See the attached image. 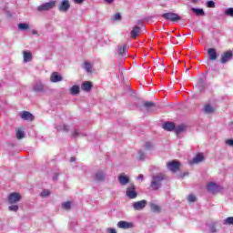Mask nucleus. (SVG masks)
<instances>
[{"mask_svg":"<svg viewBox=\"0 0 233 233\" xmlns=\"http://www.w3.org/2000/svg\"><path fill=\"white\" fill-rule=\"evenodd\" d=\"M167 176L163 173H159L153 177L150 187L153 190H159L161 188V181H165Z\"/></svg>","mask_w":233,"mask_h":233,"instance_id":"obj_1","label":"nucleus"},{"mask_svg":"<svg viewBox=\"0 0 233 233\" xmlns=\"http://www.w3.org/2000/svg\"><path fill=\"white\" fill-rule=\"evenodd\" d=\"M56 6V1H49L39 5L36 10L37 12H48V10H52Z\"/></svg>","mask_w":233,"mask_h":233,"instance_id":"obj_2","label":"nucleus"},{"mask_svg":"<svg viewBox=\"0 0 233 233\" xmlns=\"http://www.w3.org/2000/svg\"><path fill=\"white\" fill-rule=\"evenodd\" d=\"M167 167L170 172L176 173L181 168V163L177 160L169 161L167 163Z\"/></svg>","mask_w":233,"mask_h":233,"instance_id":"obj_3","label":"nucleus"},{"mask_svg":"<svg viewBox=\"0 0 233 233\" xmlns=\"http://www.w3.org/2000/svg\"><path fill=\"white\" fill-rule=\"evenodd\" d=\"M126 196H127L129 199H136V198H137V191H136V186H134V184L127 188Z\"/></svg>","mask_w":233,"mask_h":233,"instance_id":"obj_4","label":"nucleus"},{"mask_svg":"<svg viewBox=\"0 0 233 233\" xmlns=\"http://www.w3.org/2000/svg\"><path fill=\"white\" fill-rule=\"evenodd\" d=\"M162 17H164V19H167V21L172 22L181 21V16L176 13H165L164 15H162Z\"/></svg>","mask_w":233,"mask_h":233,"instance_id":"obj_5","label":"nucleus"},{"mask_svg":"<svg viewBox=\"0 0 233 233\" xmlns=\"http://www.w3.org/2000/svg\"><path fill=\"white\" fill-rule=\"evenodd\" d=\"M8 201L11 205H13L14 203H19V201H21V194L19 193H11L8 196Z\"/></svg>","mask_w":233,"mask_h":233,"instance_id":"obj_6","label":"nucleus"},{"mask_svg":"<svg viewBox=\"0 0 233 233\" xmlns=\"http://www.w3.org/2000/svg\"><path fill=\"white\" fill-rule=\"evenodd\" d=\"M232 56L233 53L231 50L223 53L221 55L220 63H222V65H225V63H228V61L232 59Z\"/></svg>","mask_w":233,"mask_h":233,"instance_id":"obj_7","label":"nucleus"},{"mask_svg":"<svg viewBox=\"0 0 233 233\" xmlns=\"http://www.w3.org/2000/svg\"><path fill=\"white\" fill-rule=\"evenodd\" d=\"M207 188H208V192H212L213 194H216V192H219L221 190V187L218 186V184H216L214 182H209L207 185Z\"/></svg>","mask_w":233,"mask_h":233,"instance_id":"obj_8","label":"nucleus"},{"mask_svg":"<svg viewBox=\"0 0 233 233\" xmlns=\"http://www.w3.org/2000/svg\"><path fill=\"white\" fill-rule=\"evenodd\" d=\"M70 9V2L68 0H64L61 2V4L58 5V10L60 12H68Z\"/></svg>","mask_w":233,"mask_h":233,"instance_id":"obj_9","label":"nucleus"},{"mask_svg":"<svg viewBox=\"0 0 233 233\" xmlns=\"http://www.w3.org/2000/svg\"><path fill=\"white\" fill-rule=\"evenodd\" d=\"M117 227L118 228H124V229L134 228V223L121 220L117 223Z\"/></svg>","mask_w":233,"mask_h":233,"instance_id":"obj_10","label":"nucleus"},{"mask_svg":"<svg viewBox=\"0 0 233 233\" xmlns=\"http://www.w3.org/2000/svg\"><path fill=\"white\" fill-rule=\"evenodd\" d=\"M147 207V200H140L133 203V208L135 210H143Z\"/></svg>","mask_w":233,"mask_h":233,"instance_id":"obj_11","label":"nucleus"},{"mask_svg":"<svg viewBox=\"0 0 233 233\" xmlns=\"http://www.w3.org/2000/svg\"><path fill=\"white\" fill-rule=\"evenodd\" d=\"M33 90L34 92H45V90H46V86H45V85H43V83L41 82H35L34 86H33Z\"/></svg>","mask_w":233,"mask_h":233,"instance_id":"obj_12","label":"nucleus"},{"mask_svg":"<svg viewBox=\"0 0 233 233\" xmlns=\"http://www.w3.org/2000/svg\"><path fill=\"white\" fill-rule=\"evenodd\" d=\"M208 55L209 57V61H216L218 59V52L214 48H208Z\"/></svg>","mask_w":233,"mask_h":233,"instance_id":"obj_13","label":"nucleus"},{"mask_svg":"<svg viewBox=\"0 0 233 233\" xmlns=\"http://www.w3.org/2000/svg\"><path fill=\"white\" fill-rule=\"evenodd\" d=\"M20 117L25 121H34V115L28 111H24L20 114Z\"/></svg>","mask_w":233,"mask_h":233,"instance_id":"obj_14","label":"nucleus"},{"mask_svg":"<svg viewBox=\"0 0 233 233\" xmlns=\"http://www.w3.org/2000/svg\"><path fill=\"white\" fill-rule=\"evenodd\" d=\"M127 50L128 46H127V44H122L118 46V55H120L122 57H125V56H127Z\"/></svg>","mask_w":233,"mask_h":233,"instance_id":"obj_15","label":"nucleus"},{"mask_svg":"<svg viewBox=\"0 0 233 233\" xmlns=\"http://www.w3.org/2000/svg\"><path fill=\"white\" fill-rule=\"evenodd\" d=\"M50 81L52 83H59V81H63V76H61V75H59V73L54 72L51 75Z\"/></svg>","mask_w":233,"mask_h":233,"instance_id":"obj_16","label":"nucleus"},{"mask_svg":"<svg viewBox=\"0 0 233 233\" xmlns=\"http://www.w3.org/2000/svg\"><path fill=\"white\" fill-rule=\"evenodd\" d=\"M144 106L147 112H154L156 110V104L153 102H144Z\"/></svg>","mask_w":233,"mask_h":233,"instance_id":"obj_17","label":"nucleus"},{"mask_svg":"<svg viewBox=\"0 0 233 233\" xmlns=\"http://www.w3.org/2000/svg\"><path fill=\"white\" fill-rule=\"evenodd\" d=\"M139 34H141V27L136 25L130 33L131 38L136 39Z\"/></svg>","mask_w":233,"mask_h":233,"instance_id":"obj_18","label":"nucleus"},{"mask_svg":"<svg viewBox=\"0 0 233 233\" xmlns=\"http://www.w3.org/2000/svg\"><path fill=\"white\" fill-rule=\"evenodd\" d=\"M81 89L84 92H90L92 90V82L86 81V82L82 83Z\"/></svg>","mask_w":233,"mask_h":233,"instance_id":"obj_19","label":"nucleus"},{"mask_svg":"<svg viewBox=\"0 0 233 233\" xmlns=\"http://www.w3.org/2000/svg\"><path fill=\"white\" fill-rule=\"evenodd\" d=\"M163 128H164V130H167L168 132H172V130H175L176 125L174 124V122H166L163 125Z\"/></svg>","mask_w":233,"mask_h":233,"instance_id":"obj_20","label":"nucleus"},{"mask_svg":"<svg viewBox=\"0 0 233 233\" xmlns=\"http://www.w3.org/2000/svg\"><path fill=\"white\" fill-rule=\"evenodd\" d=\"M24 56V63H30L32 61V52L30 51H23Z\"/></svg>","mask_w":233,"mask_h":233,"instance_id":"obj_21","label":"nucleus"},{"mask_svg":"<svg viewBox=\"0 0 233 233\" xmlns=\"http://www.w3.org/2000/svg\"><path fill=\"white\" fill-rule=\"evenodd\" d=\"M95 181H105V173L103 171H97L94 175Z\"/></svg>","mask_w":233,"mask_h":233,"instance_id":"obj_22","label":"nucleus"},{"mask_svg":"<svg viewBox=\"0 0 233 233\" xmlns=\"http://www.w3.org/2000/svg\"><path fill=\"white\" fill-rule=\"evenodd\" d=\"M118 181H119L120 185H128L130 179L128 178V177L121 174L118 177Z\"/></svg>","mask_w":233,"mask_h":233,"instance_id":"obj_23","label":"nucleus"},{"mask_svg":"<svg viewBox=\"0 0 233 233\" xmlns=\"http://www.w3.org/2000/svg\"><path fill=\"white\" fill-rule=\"evenodd\" d=\"M56 130L58 132H68L70 130V127L68 125H66V124L58 125L56 127Z\"/></svg>","mask_w":233,"mask_h":233,"instance_id":"obj_24","label":"nucleus"},{"mask_svg":"<svg viewBox=\"0 0 233 233\" xmlns=\"http://www.w3.org/2000/svg\"><path fill=\"white\" fill-rule=\"evenodd\" d=\"M187 130V126L185 124L179 125V126H175V132L177 135L181 134L182 132H185Z\"/></svg>","mask_w":233,"mask_h":233,"instance_id":"obj_25","label":"nucleus"},{"mask_svg":"<svg viewBox=\"0 0 233 233\" xmlns=\"http://www.w3.org/2000/svg\"><path fill=\"white\" fill-rule=\"evenodd\" d=\"M203 159H205V157L203 156V154L198 153L196 155L195 157H193L192 163H201V161H203Z\"/></svg>","mask_w":233,"mask_h":233,"instance_id":"obj_26","label":"nucleus"},{"mask_svg":"<svg viewBox=\"0 0 233 233\" xmlns=\"http://www.w3.org/2000/svg\"><path fill=\"white\" fill-rule=\"evenodd\" d=\"M191 12H194L196 15H199V16L205 15V11L203 9L192 7Z\"/></svg>","mask_w":233,"mask_h":233,"instance_id":"obj_27","label":"nucleus"},{"mask_svg":"<svg viewBox=\"0 0 233 233\" xmlns=\"http://www.w3.org/2000/svg\"><path fill=\"white\" fill-rule=\"evenodd\" d=\"M150 208L152 212H157V213L161 212V207H159L157 204L151 203Z\"/></svg>","mask_w":233,"mask_h":233,"instance_id":"obj_28","label":"nucleus"},{"mask_svg":"<svg viewBox=\"0 0 233 233\" xmlns=\"http://www.w3.org/2000/svg\"><path fill=\"white\" fill-rule=\"evenodd\" d=\"M70 94L72 96H77V94H79V86H73L70 88Z\"/></svg>","mask_w":233,"mask_h":233,"instance_id":"obj_29","label":"nucleus"},{"mask_svg":"<svg viewBox=\"0 0 233 233\" xmlns=\"http://www.w3.org/2000/svg\"><path fill=\"white\" fill-rule=\"evenodd\" d=\"M204 112H206V114H212L214 113V107L210 105H206L204 106Z\"/></svg>","mask_w":233,"mask_h":233,"instance_id":"obj_30","label":"nucleus"},{"mask_svg":"<svg viewBox=\"0 0 233 233\" xmlns=\"http://www.w3.org/2000/svg\"><path fill=\"white\" fill-rule=\"evenodd\" d=\"M85 65V70L88 72L89 74L92 73V64H90L88 61L84 62Z\"/></svg>","mask_w":233,"mask_h":233,"instance_id":"obj_31","label":"nucleus"},{"mask_svg":"<svg viewBox=\"0 0 233 233\" xmlns=\"http://www.w3.org/2000/svg\"><path fill=\"white\" fill-rule=\"evenodd\" d=\"M144 148L146 150H154V144L152 142H145Z\"/></svg>","mask_w":233,"mask_h":233,"instance_id":"obj_32","label":"nucleus"},{"mask_svg":"<svg viewBox=\"0 0 233 233\" xmlns=\"http://www.w3.org/2000/svg\"><path fill=\"white\" fill-rule=\"evenodd\" d=\"M224 14L225 15H228V17H233V7L226 9Z\"/></svg>","mask_w":233,"mask_h":233,"instance_id":"obj_33","label":"nucleus"},{"mask_svg":"<svg viewBox=\"0 0 233 233\" xmlns=\"http://www.w3.org/2000/svg\"><path fill=\"white\" fill-rule=\"evenodd\" d=\"M16 137L18 139H23V137H25V131H23L21 129H17L16 130Z\"/></svg>","mask_w":233,"mask_h":233,"instance_id":"obj_34","label":"nucleus"},{"mask_svg":"<svg viewBox=\"0 0 233 233\" xmlns=\"http://www.w3.org/2000/svg\"><path fill=\"white\" fill-rule=\"evenodd\" d=\"M72 207V204L70 202H66L62 204V208H64V210H70Z\"/></svg>","mask_w":233,"mask_h":233,"instance_id":"obj_35","label":"nucleus"},{"mask_svg":"<svg viewBox=\"0 0 233 233\" xmlns=\"http://www.w3.org/2000/svg\"><path fill=\"white\" fill-rule=\"evenodd\" d=\"M224 225H233V217H228L224 220Z\"/></svg>","mask_w":233,"mask_h":233,"instance_id":"obj_36","label":"nucleus"},{"mask_svg":"<svg viewBox=\"0 0 233 233\" xmlns=\"http://www.w3.org/2000/svg\"><path fill=\"white\" fill-rule=\"evenodd\" d=\"M20 30H28V24L21 23L18 25Z\"/></svg>","mask_w":233,"mask_h":233,"instance_id":"obj_37","label":"nucleus"},{"mask_svg":"<svg viewBox=\"0 0 233 233\" xmlns=\"http://www.w3.org/2000/svg\"><path fill=\"white\" fill-rule=\"evenodd\" d=\"M209 232L210 233H217L218 230L216 229V223H212L209 225Z\"/></svg>","mask_w":233,"mask_h":233,"instance_id":"obj_38","label":"nucleus"},{"mask_svg":"<svg viewBox=\"0 0 233 233\" xmlns=\"http://www.w3.org/2000/svg\"><path fill=\"white\" fill-rule=\"evenodd\" d=\"M9 210L11 212H17V210H19V206H17V205L10 206Z\"/></svg>","mask_w":233,"mask_h":233,"instance_id":"obj_39","label":"nucleus"},{"mask_svg":"<svg viewBox=\"0 0 233 233\" xmlns=\"http://www.w3.org/2000/svg\"><path fill=\"white\" fill-rule=\"evenodd\" d=\"M207 6L208 8H216V3L214 1H208Z\"/></svg>","mask_w":233,"mask_h":233,"instance_id":"obj_40","label":"nucleus"},{"mask_svg":"<svg viewBox=\"0 0 233 233\" xmlns=\"http://www.w3.org/2000/svg\"><path fill=\"white\" fill-rule=\"evenodd\" d=\"M145 157H146V155L144 154V152L143 151H138V159L140 161H143L145 159Z\"/></svg>","mask_w":233,"mask_h":233,"instance_id":"obj_41","label":"nucleus"},{"mask_svg":"<svg viewBox=\"0 0 233 233\" xmlns=\"http://www.w3.org/2000/svg\"><path fill=\"white\" fill-rule=\"evenodd\" d=\"M41 196L42 198H48V196H50V191L45 189L44 191H42Z\"/></svg>","mask_w":233,"mask_h":233,"instance_id":"obj_42","label":"nucleus"},{"mask_svg":"<svg viewBox=\"0 0 233 233\" xmlns=\"http://www.w3.org/2000/svg\"><path fill=\"white\" fill-rule=\"evenodd\" d=\"M187 200L189 201V203H194L196 201V196L189 195Z\"/></svg>","mask_w":233,"mask_h":233,"instance_id":"obj_43","label":"nucleus"},{"mask_svg":"<svg viewBox=\"0 0 233 233\" xmlns=\"http://www.w3.org/2000/svg\"><path fill=\"white\" fill-rule=\"evenodd\" d=\"M114 20H115V21H121V14L116 13V14L114 15Z\"/></svg>","mask_w":233,"mask_h":233,"instance_id":"obj_44","label":"nucleus"},{"mask_svg":"<svg viewBox=\"0 0 233 233\" xmlns=\"http://www.w3.org/2000/svg\"><path fill=\"white\" fill-rule=\"evenodd\" d=\"M226 145H228V147H233V139L226 140Z\"/></svg>","mask_w":233,"mask_h":233,"instance_id":"obj_45","label":"nucleus"},{"mask_svg":"<svg viewBox=\"0 0 233 233\" xmlns=\"http://www.w3.org/2000/svg\"><path fill=\"white\" fill-rule=\"evenodd\" d=\"M107 233H117V231H116V228H107Z\"/></svg>","mask_w":233,"mask_h":233,"instance_id":"obj_46","label":"nucleus"},{"mask_svg":"<svg viewBox=\"0 0 233 233\" xmlns=\"http://www.w3.org/2000/svg\"><path fill=\"white\" fill-rule=\"evenodd\" d=\"M76 5H83V3L85 2V0H74Z\"/></svg>","mask_w":233,"mask_h":233,"instance_id":"obj_47","label":"nucleus"},{"mask_svg":"<svg viewBox=\"0 0 233 233\" xmlns=\"http://www.w3.org/2000/svg\"><path fill=\"white\" fill-rule=\"evenodd\" d=\"M77 136H79V132H77V130H75V132L73 133V137H77Z\"/></svg>","mask_w":233,"mask_h":233,"instance_id":"obj_48","label":"nucleus"},{"mask_svg":"<svg viewBox=\"0 0 233 233\" xmlns=\"http://www.w3.org/2000/svg\"><path fill=\"white\" fill-rule=\"evenodd\" d=\"M137 179L140 181H143V179H144L143 175L142 174L138 175Z\"/></svg>","mask_w":233,"mask_h":233,"instance_id":"obj_49","label":"nucleus"},{"mask_svg":"<svg viewBox=\"0 0 233 233\" xmlns=\"http://www.w3.org/2000/svg\"><path fill=\"white\" fill-rule=\"evenodd\" d=\"M105 2L108 5H112L114 3V0H105Z\"/></svg>","mask_w":233,"mask_h":233,"instance_id":"obj_50","label":"nucleus"},{"mask_svg":"<svg viewBox=\"0 0 233 233\" xmlns=\"http://www.w3.org/2000/svg\"><path fill=\"white\" fill-rule=\"evenodd\" d=\"M191 1V3H193L194 5H198V3H199V0H189Z\"/></svg>","mask_w":233,"mask_h":233,"instance_id":"obj_51","label":"nucleus"},{"mask_svg":"<svg viewBox=\"0 0 233 233\" xmlns=\"http://www.w3.org/2000/svg\"><path fill=\"white\" fill-rule=\"evenodd\" d=\"M229 129L233 130V122L229 123Z\"/></svg>","mask_w":233,"mask_h":233,"instance_id":"obj_52","label":"nucleus"},{"mask_svg":"<svg viewBox=\"0 0 233 233\" xmlns=\"http://www.w3.org/2000/svg\"><path fill=\"white\" fill-rule=\"evenodd\" d=\"M70 161H71V163H73V161H76V157H72L70 158Z\"/></svg>","mask_w":233,"mask_h":233,"instance_id":"obj_53","label":"nucleus"},{"mask_svg":"<svg viewBox=\"0 0 233 233\" xmlns=\"http://www.w3.org/2000/svg\"><path fill=\"white\" fill-rule=\"evenodd\" d=\"M54 181H56L57 179V176L53 177Z\"/></svg>","mask_w":233,"mask_h":233,"instance_id":"obj_54","label":"nucleus"},{"mask_svg":"<svg viewBox=\"0 0 233 233\" xmlns=\"http://www.w3.org/2000/svg\"><path fill=\"white\" fill-rule=\"evenodd\" d=\"M33 34H35V31H33Z\"/></svg>","mask_w":233,"mask_h":233,"instance_id":"obj_55","label":"nucleus"}]
</instances>
